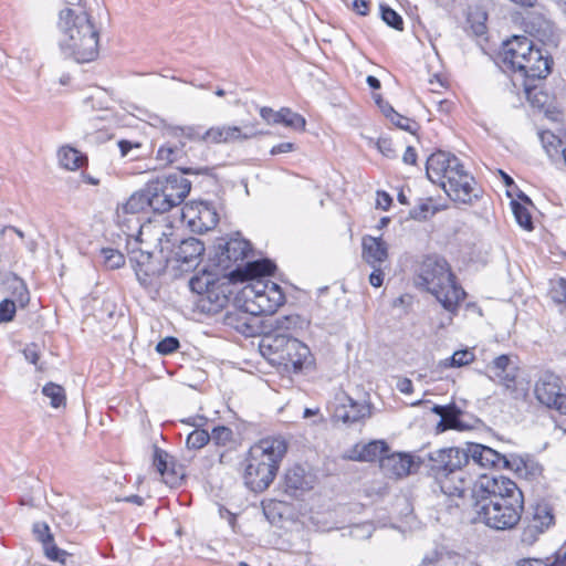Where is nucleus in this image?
I'll return each mask as SVG.
<instances>
[{
  "label": "nucleus",
  "instance_id": "f257e3e1",
  "mask_svg": "<svg viewBox=\"0 0 566 566\" xmlns=\"http://www.w3.org/2000/svg\"><path fill=\"white\" fill-rule=\"evenodd\" d=\"M500 59L504 71L511 73L513 85L523 90L532 105L543 106L546 95L538 91L537 83L552 72L554 61L548 50L527 36L514 35L503 42Z\"/></svg>",
  "mask_w": 566,
  "mask_h": 566
},
{
  "label": "nucleus",
  "instance_id": "f03ea898",
  "mask_svg": "<svg viewBox=\"0 0 566 566\" xmlns=\"http://www.w3.org/2000/svg\"><path fill=\"white\" fill-rule=\"evenodd\" d=\"M67 8L61 10L57 28L62 34L60 49L66 57L86 63L98 55L99 32L82 0H65Z\"/></svg>",
  "mask_w": 566,
  "mask_h": 566
},
{
  "label": "nucleus",
  "instance_id": "7ed1b4c3",
  "mask_svg": "<svg viewBox=\"0 0 566 566\" xmlns=\"http://www.w3.org/2000/svg\"><path fill=\"white\" fill-rule=\"evenodd\" d=\"M286 451L287 443L282 438H266L254 443L244 459L247 488L255 493L265 491L274 481Z\"/></svg>",
  "mask_w": 566,
  "mask_h": 566
},
{
  "label": "nucleus",
  "instance_id": "20e7f679",
  "mask_svg": "<svg viewBox=\"0 0 566 566\" xmlns=\"http://www.w3.org/2000/svg\"><path fill=\"white\" fill-rule=\"evenodd\" d=\"M416 283L434 295L443 308L451 313L458 311L459 303L465 297L447 260L436 254L423 259Z\"/></svg>",
  "mask_w": 566,
  "mask_h": 566
},
{
  "label": "nucleus",
  "instance_id": "39448f33",
  "mask_svg": "<svg viewBox=\"0 0 566 566\" xmlns=\"http://www.w3.org/2000/svg\"><path fill=\"white\" fill-rule=\"evenodd\" d=\"M428 471L439 483L441 491L449 496H463L467 478L463 468L470 462L467 448H442L428 454Z\"/></svg>",
  "mask_w": 566,
  "mask_h": 566
},
{
  "label": "nucleus",
  "instance_id": "423d86ee",
  "mask_svg": "<svg viewBox=\"0 0 566 566\" xmlns=\"http://www.w3.org/2000/svg\"><path fill=\"white\" fill-rule=\"evenodd\" d=\"M276 265L269 259L248 262L243 268H233L228 273H221L214 284L208 290V294L201 297L202 311L217 313L224 308L234 294V285L253 279L271 275Z\"/></svg>",
  "mask_w": 566,
  "mask_h": 566
},
{
  "label": "nucleus",
  "instance_id": "0eeeda50",
  "mask_svg": "<svg viewBox=\"0 0 566 566\" xmlns=\"http://www.w3.org/2000/svg\"><path fill=\"white\" fill-rule=\"evenodd\" d=\"M146 185L154 213H165L181 205L191 189V181L179 174L160 176Z\"/></svg>",
  "mask_w": 566,
  "mask_h": 566
},
{
  "label": "nucleus",
  "instance_id": "6e6552de",
  "mask_svg": "<svg viewBox=\"0 0 566 566\" xmlns=\"http://www.w3.org/2000/svg\"><path fill=\"white\" fill-rule=\"evenodd\" d=\"M472 507L478 520L494 530L513 528L520 521L524 510V501H499L493 499H472Z\"/></svg>",
  "mask_w": 566,
  "mask_h": 566
},
{
  "label": "nucleus",
  "instance_id": "1a4fd4ad",
  "mask_svg": "<svg viewBox=\"0 0 566 566\" xmlns=\"http://www.w3.org/2000/svg\"><path fill=\"white\" fill-rule=\"evenodd\" d=\"M262 350L268 349L273 357L271 361L283 366L286 371L300 373L311 363V350L307 345L294 338H273L263 336Z\"/></svg>",
  "mask_w": 566,
  "mask_h": 566
},
{
  "label": "nucleus",
  "instance_id": "9d476101",
  "mask_svg": "<svg viewBox=\"0 0 566 566\" xmlns=\"http://www.w3.org/2000/svg\"><path fill=\"white\" fill-rule=\"evenodd\" d=\"M252 251L250 241L235 233V237L219 238L213 245V254L210 261L220 273H228L232 271V266L243 268L248 262L243 263L244 259Z\"/></svg>",
  "mask_w": 566,
  "mask_h": 566
},
{
  "label": "nucleus",
  "instance_id": "9b49d317",
  "mask_svg": "<svg viewBox=\"0 0 566 566\" xmlns=\"http://www.w3.org/2000/svg\"><path fill=\"white\" fill-rule=\"evenodd\" d=\"M472 499H493L499 501H524L523 492L517 484L509 478L482 475L473 485Z\"/></svg>",
  "mask_w": 566,
  "mask_h": 566
},
{
  "label": "nucleus",
  "instance_id": "f8f14e48",
  "mask_svg": "<svg viewBox=\"0 0 566 566\" xmlns=\"http://www.w3.org/2000/svg\"><path fill=\"white\" fill-rule=\"evenodd\" d=\"M555 524L553 507L547 503H537L532 506L531 515L523 521L520 541L524 546L534 545L541 535Z\"/></svg>",
  "mask_w": 566,
  "mask_h": 566
},
{
  "label": "nucleus",
  "instance_id": "ddd939ff",
  "mask_svg": "<svg viewBox=\"0 0 566 566\" xmlns=\"http://www.w3.org/2000/svg\"><path fill=\"white\" fill-rule=\"evenodd\" d=\"M159 243L161 253L165 250H170L169 254L166 256V262L175 261L181 265H186V270L197 264L205 252L203 243L193 237L181 239L176 245V241L172 242L169 237L164 234V237L159 239Z\"/></svg>",
  "mask_w": 566,
  "mask_h": 566
},
{
  "label": "nucleus",
  "instance_id": "4468645a",
  "mask_svg": "<svg viewBox=\"0 0 566 566\" xmlns=\"http://www.w3.org/2000/svg\"><path fill=\"white\" fill-rule=\"evenodd\" d=\"M467 454H470V461L483 468H504L514 471H520L522 467L527 468L523 458L509 459L496 450L479 443L468 442Z\"/></svg>",
  "mask_w": 566,
  "mask_h": 566
},
{
  "label": "nucleus",
  "instance_id": "2eb2a0df",
  "mask_svg": "<svg viewBox=\"0 0 566 566\" xmlns=\"http://www.w3.org/2000/svg\"><path fill=\"white\" fill-rule=\"evenodd\" d=\"M534 394L542 405L566 415V394L562 392V381L557 375L543 373L535 384Z\"/></svg>",
  "mask_w": 566,
  "mask_h": 566
},
{
  "label": "nucleus",
  "instance_id": "dca6fc26",
  "mask_svg": "<svg viewBox=\"0 0 566 566\" xmlns=\"http://www.w3.org/2000/svg\"><path fill=\"white\" fill-rule=\"evenodd\" d=\"M475 185L474 177L462 166L457 172L451 171V177L441 181L440 186L452 201L471 205L480 198V195L475 191Z\"/></svg>",
  "mask_w": 566,
  "mask_h": 566
},
{
  "label": "nucleus",
  "instance_id": "f3484780",
  "mask_svg": "<svg viewBox=\"0 0 566 566\" xmlns=\"http://www.w3.org/2000/svg\"><path fill=\"white\" fill-rule=\"evenodd\" d=\"M182 219L193 232L203 233L212 230L219 222V214L209 202L187 203L182 209Z\"/></svg>",
  "mask_w": 566,
  "mask_h": 566
},
{
  "label": "nucleus",
  "instance_id": "a211bd4d",
  "mask_svg": "<svg viewBox=\"0 0 566 566\" xmlns=\"http://www.w3.org/2000/svg\"><path fill=\"white\" fill-rule=\"evenodd\" d=\"M462 166L463 164L455 155L437 150L427 159L426 174L430 181L441 185V181H446L451 177V171L457 172Z\"/></svg>",
  "mask_w": 566,
  "mask_h": 566
},
{
  "label": "nucleus",
  "instance_id": "6ab92c4d",
  "mask_svg": "<svg viewBox=\"0 0 566 566\" xmlns=\"http://www.w3.org/2000/svg\"><path fill=\"white\" fill-rule=\"evenodd\" d=\"M316 483V476L301 464L289 468L284 475L282 488L285 494L293 499H300L311 491Z\"/></svg>",
  "mask_w": 566,
  "mask_h": 566
},
{
  "label": "nucleus",
  "instance_id": "aec40b11",
  "mask_svg": "<svg viewBox=\"0 0 566 566\" xmlns=\"http://www.w3.org/2000/svg\"><path fill=\"white\" fill-rule=\"evenodd\" d=\"M6 282L12 290V294L15 297V301L4 298L0 302V324L13 319L17 311L15 302H19L21 306H24L29 303L30 300L29 291L23 280L13 273H9L6 275Z\"/></svg>",
  "mask_w": 566,
  "mask_h": 566
},
{
  "label": "nucleus",
  "instance_id": "412c9836",
  "mask_svg": "<svg viewBox=\"0 0 566 566\" xmlns=\"http://www.w3.org/2000/svg\"><path fill=\"white\" fill-rule=\"evenodd\" d=\"M128 258L137 276L142 274L146 277L159 276L165 272V266L156 263L154 254L149 251H144L139 247L137 239L133 243L128 242Z\"/></svg>",
  "mask_w": 566,
  "mask_h": 566
},
{
  "label": "nucleus",
  "instance_id": "4be33fe9",
  "mask_svg": "<svg viewBox=\"0 0 566 566\" xmlns=\"http://www.w3.org/2000/svg\"><path fill=\"white\" fill-rule=\"evenodd\" d=\"M308 322L298 314L274 317L270 322L271 329L264 336L273 338H294L307 327Z\"/></svg>",
  "mask_w": 566,
  "mask_h": 566
},
{
  "label": "nucleus",
  "instance_id": "5701e85b",
  "mask_svg": "<svg viewBox=\"0 0 566 566\" xmlns=\"http://www.w3.org/2000/svg\"><path fill=\"white\" fill-rule=\"evenodd\" d=\"M526 28L531 35L544 46H557L558 35L554 23L541 13H531L526 19Z\"/></svg>",
  "mask_w": 566,
  "mask_h": 566
},
{
  "label": "nucleus",
  "instance_id": "b1692460",
  "mask_svg": "<svg viewBox=\"0 0 566 566\" xmlns=\"http://www.w3.org/2000/svg\"><path fill=\"white\" fill-rule=\"evenodd\" d=\"M368 417H370L369 408L366 405L357 402L349 396H345L333 412V419L346 426L358 423Z\"/></svg>",
  "mask_w": 566,
  "mask_h": 566
},
{
  "label": "nucleus",
  "instance_id": "393cba45",
  "mask_svg": "<svg viewBox=\"0 0 566 566\" xmlns=\"http://www.w3.org/2000/svg\"><path fill=\"white\" fill-rule=\"evenodd\" d=\"M361 256L373 269L380 266L388 258V245L381 238L364 235L361 239Z\"/></svg>",
  "mask_w": 566,
  "mask_h": 566
},
{
  "label": "nucleus",
  "instance_id": "a878e982",
  "mask_svg": "<svg viewBox=\"0 0 566 566\" xmlns=\"http://www.w3.org/2000/svg\"><path fill=\"white\" fill-rule=\"evenodd\" d=\"M415 465L413 459L407 453H386L381 458V470L390 476L401 478L410 474Z\"/></svg>",
  "mask_w": 566,
  "mask_h": 566
},
{
  "label": "nucleus",
  "instance_id": "bb28decb",
  "mask_svg": "<svg viewBox=\"0 0 566 566\" xmlns=\"http://www.w3.org/2000/svg\"><path fill=\"white\" fill-rule=\"evenodd\" d=\"M255 136L253 133H243L240 127L231 125L213 126L206 130V143L229 144L248 140Z\"/></svg>",
  "mask_w": 566,
  "mask_h": 566
},
{
  "label": "nucleus",
  "instance_id": "cd10ccee",
  "mask_svg": "<svg viewBox=\"0 0 566 566\" xmlns=\"http://www.w3.org/2000/svg\"><path fill=\"white\" fill-rule=\"evenodd\" d=\"M252 308H248L245 311L241 308H233L232 311H227L223 315L224 325L235 329L237 332L250 336L255 332V326L252 324V314L250 311Z\"/></svg>",
  "mask_w": 566,
  "mask_h": 566
},
{
  "label": "nucleus",
  "instance_id": "c85d7f7f",
  "mask_svg": "<svg viewBox=\"0 0 566 566\" xmlns=\"http://www.w3.org/2000/svg\"><path fill=\"white\" fill-rule=\"evenodd\" d=\"M389 452V447L385 441L376 440L364 446H356L349 455L350 460L354 461H366L373 462L379 460Z\"/></svg>",
  "mask_w": 566,
  "mask_h": 566
},
{
  "label": "nucleus",
  "instance_id": "c756f323",
  "mask_svg": "<svg viewBox=\"0 0 566 566\" xmlns=\"http://www.w3.org/2000/svg\"><path fill=\"white\" fill-rule=\"evenodd\" d=\"M285 302L284 293L268 292L262 289V293L256 295V301H252V304L256 306V310H251L252 314H274L276 310L282 306Z\"/></svg>",
  "mask_w": 566,
  "mask_h": 566
},
{
  "label": "nucleus",
  "instance_id": "7c9ffc66",
  "mask_svg": "<svg viewBox=\"0 0 566 566\" xmlns=\"http://www.w3.org/2000/svg\"><path fill=\"white\" fill-rule=\"evenodd\" d=\"M463 411L455 405L450 403L446 413L442 415V419L437 424L438 432H444L447 430L463 431L469 428L460 418Z\"/></svg>",
  "mask_w": 566,
  "mask_h": 566
},
{
  "label": "nucleus",
  "instance_id": "2f4dec72",
  "mask_svg": "<svg viewBox=\"0 0 566 566\" xmlns=\"http://www.w3.org/2000/svg\"><path fill=\"white\" fill-rule=\"evenodd\" d=\"M125 213H138L149 209L153 211V200L148 193L147 185L140 190L134 192L122 206Z\"/></svg>",
  "mask_w": 566,
  "mask_h": 566
},
{
  "label": "nucleus",
  "instance_id": "473e14b6",
  "mask_svg": "<svg viewBox=\"0 0 566 566\" xmlns=\"http://www.w3.org/2000/svg\"><path fill=\"white\" fill-rule=\"evenodd\" d=\"M185 147L186 142L181 140L180 138L175 139V142H168L159 147L157 151V159L165 161L166 164L177 163L187 155Z\"/></svg>",
  "mask_w": 566,
  "mask_h": 566
},
{
  "label": "nucleus",
  "instance_id": "72a5a7b5",
  "mask_svg": "<svg viewBox=\"0 0 566 566\" xmlns=\"http://www.w3.org/2000/svg\"><path fill=\"white\" fill-rule=\"evenodd\" d=\"M220 275L221 273L203 269L200 273L190 279L189 287L192 292L203 297L208 294V290H210Z\"/></svg>",
  "mask_w": 566,
  "mask_h": 566
},
{
  "label": "nucleus",
  "instance_id": "f704fd0d",
  "mask_svg": "<svg viewBox=\"0 0 566 566\" xmlns=\"http://www.w3.org/2000/svg\"><path fill=\"white\" fill-rule=\"evenodd\" d=\"M169 136L174 139H181L184 142H203L206 143V130L199 125L189 126H172L167 129Z\"/></svg>",
  "mask_w": 566,
  "mask_h": 566
},
{
  "label": "nucleus",
  "instance_id": "c9c22d12",
  "mask_svg": "<svg viewBox=\"0 0 566 566\" xmlns=\"http://www.w3.org/2000/svg\"><path fill=\"white\" fill-rule=\"evenodd\" d=\"M59 158L60 164L69 170H76L87 161L85 155L72 147H62L59 151Z\"/></svg>",
  "mask_w": 566,
  "mask_h": 566
},
{
  "label": "nucleus",
  "instance_id": "e433bc0d",
  "mask_svg": "<svg viewBox=\"0 0 566 566\" xmlns=\"http://www.w3.org/2000/svg\"><path fill=\"white\" fill-rule=\"evenodd\" d=\"M538 138L546 154L554 158L562 148V139L551 130H538Z\"/></svg>",
  "mask_w": 566,
  "mask_h": 566
},
{
  "label": "nucleus",
  "instance_id": "4c0bfd02",
  "mask_svg": "<svg viewBox=\"0 0 566 566\" xmlns=\"http://www.w3.org/2000/svg\"><path fill=\"white\" fill-rule=\"evenodd\" d=\"M518 566H566V541L554 554V560L546 563L541 558H526L518 563Z\"/></svg>",
  "mask_w": 566,
  "mask_h": 566
},
{
  "label": "nucleus",
  "instance_id": "58836bf2",
  "mask_svg": "<svg viewBox=\"0 0 566 566\" xmlns=\"http://www.w3.org/2000/svg\"><path fill=\"white\" fill-rule=\"evenodd\" d=\"M516 367L499 369L497 371H490L489 378L493 381H497L500 385L504 386L505 389L511 390L515 389L516 386Z\"/></svg>",
  "mask_w": 566,
  "mask_h": 566
},
{
  "label": "nucleus",
  "instance_id": "ea45409f",
  "mask_svg": "<svg viewBox=\"0 0 566 566\" xmlns=\"http://www.w3.org/2000/svg\"><path fill=\"white\" fill-rule=\"evenodd\" d=\"M280 124L295 130H304L306 120L301 114L293 112L291 108L282 107Z\"/></svg>",
  "mask_w": 566,
  "mask_h": 566
},
{
  "label": "nucleus",
  "instance_id": "a19ab883",
  "mask_svg": "<svg viewBox=\"0 0 566 566\" xmlns=\"http://www.w3.org/2000/svg\"><path fill=\"white\" fill-rule=\"evenodd\" d=\"M475 358V355L470 349H461L453 353V355L443 361H441V365L444 368L450 367H462L471 364Z\"/></svg>",
  "mask_w": 566,
  "mask_h": 566
},
{
  "label": "nucleus",
  "instance_id": "79ce46f5",
  "mask_svg": "<svg viewBox=\"0 0 566 566\" xmlns=\"http://www.w3.org/2000/svg\"><path fill=\"white\" fill-rule=\"evenodd\" d=\"M103 263L108 270H117L125 264V256L118 250L112 248H103L101 250Z\"/></svg>",
  "mask_w": 566,
  "mask_h": 566
},
{
  "label": "nucleus",
  "instance_id": "37998d69",
  "mask_svg": "<svg viewBox=\"0 0 566 566\" xmlns=\"http://www.w3.org/2000/svg\"><path fill=\"white\" fill-rule=\"evenodd\" d=\"M431 199L421 200L419 205L409 211V218L416 221H426L433 216L438 209L430 205Z\"/></svg>",
  "mask_w": 566,
  "mask_h": 566
},
{
  "label": "nucleus",
  "instance_id": "c03bdc74",
  "mask_svg": "<svg viewBox=\"0 0 566 566\" xmlns=\"http://www.w3.org/2000/svg\"><path fill=\"white\" fill-rule=\"evenodd\" d=\"M381 20L390 28L402 31L403 20L401 15L387 4H380Z\"/></svg>",
  "mask_w": 566,
  "mask_h": 566
},
{
  "label": "nucleus",
  "instance_id": "a18cd8bd",
  "mask_svg": "<svg viewBox=\"0 0 566 566\" xmlns=\"http://www.w3.org/2000/svg\"><path fill=\"white\" fill-rule=\"evenodd\" d=\"M42 392L51 399L53 408H59L65 403L64 389L60 385L49 382L43 387Z\"/></svg>",
  "mask_w": 566,
  "mask_h": 566
},
{
  "label": "nucleus",
  "instance_id": "49530a36",
  "mask_svg": "<svg viewBox=\"0 0 566 566\" xmlns=\"http://www.w3.org/2000/svg\"><path fill=\"white\" fill-rule=\"evenodd\" d=\"M511 205L516 222L525 230H532L534 226L527 208L514 200L511 202Z\"/></svg>",
  "mask_w": 566,
  "mask_h": 566
},
{
  "label": "nucleus",
  "instance_id": "de8ad7c7",
  "mask_svg": "<svg viewBox=\"0 0 566 566\" xmlns=\"http://www.w3.org/2000/svg\"><path fill=\"white\" fill-rule=\"evenodd\" d=\"M43 551L45 556L53 562H60L61 564H66V559L71 557V554H69L66 551L59 548L54 544V538L44 543Z\"/></svg>",
  "mask_w": 566,
  "mask_h": 566
},
{
  "label": "nucleus",
  "instance_id": "09e8293b",
  "mask_svg": "<svg viewBox=\"0 0 566 566\" xmlns=\"http://www.w3.org/2000/svg\"><path fill=\"white\" fill-rule=\"evenodd\" d=\"M211 440L210 433L205 429H195L187 437L186 444L189 449H201Z\"/></svg>",
  "mask_w": 566,
  "mask_h": 566
},
{
  "label": "nucleus",
  "instance_id": "8fccbe9b",
  "mask_svg": "<svg viewBox=\"0 0 566 566\" xmlns=\"http://www.w3.org/2000/svg\"><path fill=\"white\" fill-rule=\"evenodd\" d=\"M184 479L182 468L177 465L175 460L172 459L167 468V471L163 475V480L166 484L171 488L178 486Z\"/></svg>",
  "mask_w": 566,
  "mask_h": 566
},
{
  "label": "nucleus",
  "instance_id": "3c124183",
  "mask_svg": "<svg viewBox=\"0 0 566 566\" xmlns=\"http://www.w3.org/2000/svg\"><path fill=\"white\" fill-rule=\"evenodd\" d=\"M174 458L165 450L154 447L153 464L163 476Z\"/></svg>",
  "mask_w": 566,
  "mask_h": 566
},
{
  "label": "nucleus",
  "instance_id": "603ef678",
  "mask_svg": "<svg viewBox=\"0 0 566 566\" xmlns=\"http://www.w3.org/2000/svg\"><path fill=\"white\" fill-rule=\"evenodd\" d=\"M210 438L217 446L226 447L232 441L233 431L229 427L217 426L212 429Z\"/></svg>",
  "mask_w": 566,
  "mask_h": 566
},
{
  "label": "nucleus",
  "instance_id": "864d4df0",
  "mask_svg": "<svg viewBox=\"0 0 566 566\" xmlns=\"http://www.w3.org/2000/svg\"><path fill=\"white\" fill-rule=\"evenodd\" d=\"M387 118L390 119V122L398 128L409 132L411 134H415L418 128V124L415 120L399 114L396 111L395 113L390 114Z\"/></svg>",
  "mask_w": 566,
  "mask_h": 566
},
{
  "label": "nucleus",
  "instance_id": "5fc2aeb1",
  "mask_svg": "<svg viewBox=\"0 0 566 566\" xmlns=\"http://www.w3.org/2000/svg\"><path fill=\"white\" fill-rule=\"evenodd\" d=\"M180 347L179 339L174 336H167L156 345V352L160 355H170Z\"/></svg>",
  "mask_w": 566,
  "mask_h": 566
},
{
  "label": "nucleus",
  "instance_id": "6e6d98bb",
  "mask_svg": "<svg viewBox=\"0 0 566 566\" xmlns=\"http://www.w3.org/2000/svg\"><path fill=\"white\" fill-rule=\"evenodd\" d=\"M32 532L34 537L42 544L53 538L49 525L45 522H36L33 524Z\"/></svg>",
  "mask_w": 566,
  "mask_h": 566
},
{
  "label": "nucleus",
  "instance_id": "4d7b16f0",
  "mask_svg": "<svg viewBox=\"0 0 566 566\" xmlns=\"http://www.w3.org/2000/svg\"><path fill=\"white\" fill-rule=\"evenodd\" d=\"M511 367L514 366L512 365L511 358L507 355H500L488 365L489 371H497L499 369H506Z\"/></svg>",
  "mask_w": 566,
  "mask_h": 566
},
{
  "label": "nucleus",
  "instance_id": "13d9d810",
  "mask_svg": "<svg viewBox=\"0 0 566 566\" xmlns=\"http://www.w3.org/2000/svg\"><path fill=\"white\" fill-rule=\"evenodd\" d=\"M281 109L274 111L271 107L263 106L260 108V116L270 125L280 124Z\"/></svg>",
  "mask_w": 566,
  "mask_h": 566
},
{
  "label": "nucleus",
  "instance_id": "bf43d9fd",
  "mask_svg": "<svg viewBox=\"0 0 566 566\" xmlns=\"http://www.w3.org/2000/svg\"><path fill=\"white\" fill-rule=\"evenodd\" d=\"M523 460L527 464V468L522 467V469L520 471H516L518 474H523V472H524L525 476H527V478H536V476L541 475L542 467L538 463H536L530 459L523 458Z\"/></svg>",
  "mask_w": 566,
  "mask_h": 566
},
{
  "label": "nucleus",
  "instance_id": "052dcab7",
  "mask_svg": "<svg viewBox=\"0 0 566 566\" xmlns=\"http://www.w3.org/2000/svg\"><path fill=\"white\" fill-rule=\"evenodd\" d=\"M392 203V198L390 197L389 193H387L386 191H381V190H378L377 191V200H376V207L384 210V211H387L390 206Z\"/></svg>",
  "mask_w": 566,
  "mask_h": 566
},
{
  "label": "nucleus",
  "instance_id": "680f3d73",
  "mask_svg": "<svg viewBox=\"0 0 566 566\" xmlns=\"http://www.w3.org/2000/svg\"><path fill=\"white\" fill-rule=\"evenodd\" d=\"M264 276L265 275L260 276V279L264 277ZM255 280H259V277H256ZM263 285H265V284L263 282H261V281H258L255 284L247 285L243 289V293H244L245 298H250V294H253V301H256V295L262 293Z\"/></svg>",
  "mask_w": 566,
  "mask_h": 566
},
{
  "label": "nucleus",
  "instance_id": "e2e57ef3",
  "mask_svg": "<svg viewBox=\"0 0 566 566\" xmlns=\"http://www.w3.org/2000/svg\"><path fill=\"white\" fill-rule=\"evenodd\" d=\"M23 355H24V358L33 365H36V363L40 358L38 346L35 344L28 345L23 349Z\"/></svg>",
  "mask_w": 566,
  "mask_h": 566
},
{
  "label": "nucleus",
  "instance_id": "0e129e2a",
  "mask_svg": "<svg viewBox=\"0 0 566 566\" xmlns=\"http://www.w3.org/2000/svg\"><path fill=\"white\" fill-rule=\"evenodd\" d=\"M374 99H375V103L377 104V106L380 108L381 113L386 117H388L390 114L395 113L394 107L387 101H385L380 94H375Z\"/></svg>",
  "mask_w": 566,
  "mask_h": 566
},
{
  "label": "nucleus",
  "instance_id": "69168bd1",
  "mask_svg": "<svg viewBox=\"0 0 566 566\" xmlns=\"http://www.w3.org/2000/svg\"><path fill=\"white\" fill-rule=\"evenodd\" d=\"M295 149H296L295 144L285 142V143H281L279 145L273 146L270 153H271V155L275 156L279 154L291 153V151H294Z\"/></svg>",
  "mask_w": 566,
  "mask_h": 566
},
{
  "label": "nucleus",
  "instance_id": "338daca9",
  "mask_svg": "<svg viewBox=\"0 0 566 566\" xmlns=\"http://www.w3.org/2000/svg\"><path fill=\"white\" fill-rule=\"evenodd\" d=\"M382 282H384V273H382L380 266H376V269H374V271L369 275V283L374 287H380L382 285Z\"/></svg>",
  "mask_w": 566,
  "mask_h": 566
},
{
  "label": "nucleus",
  "instance_id": "774afa93",
  "mask_svg": "<svg viewBox=\"0 0 566 566\" xmlns=\"http://www.w3.org/2000/svg\"><path fill=\"white\" fill-rule=\"evenodd\" d=\"M369 0H354L353 8L360 15H367L369 12Z\"/></svg>",
  "mask_w": 566,
  "mask_h": 566
}]
</instances>
